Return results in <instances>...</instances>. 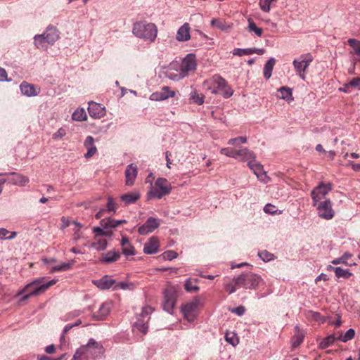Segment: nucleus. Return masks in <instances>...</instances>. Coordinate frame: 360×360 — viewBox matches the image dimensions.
<instances>
[{
    "label": "nucleus",
    "mask_w": 360,
    "mask_h": 360,
    "mask_svg": "<svg viewBox=\"0 0 360 360\" xmlns=\"http://www.w3.org/2000/svg\"><path fill=\"white\" fill-rule=\"evenodd\" d=\"M153 309L150 306H145L142 308L141 313L139 315L137 321L135 322V327L142 333L146 334L148 332V322L150 320V314Z\"/></svg>",
    "instance_id": "nucleus-8"
},
{
    "label": "nucleus",
    "mask_w": 360,
    "mask_h": 360,
    "mask_svg": "<svg viewBox=\"0 0 360 360\" xmlns=\"http://www.w3.org/2000/svg\"><path fill=\"white\" fill-rule=\"evenodd\" d=\"M21 93L28 97L35 96L39 92L36 91L34 85L29 84L27 82H22L20 85Z\"/></svg>",
    "instance_id": "nucleus-28"
},
{
    "label": "nucleus",
    "mask_w": 360,
    "mask_h": 360,
    "mask_svg": "<svg viewBox=\"0 0 360 360\" xmlns=\"http://www.w3.org/2000/svg\"><path fill=\"white\" fill-rule=\"evenodd\" d=\"M312 60L313 57L311 53L301 55L298 58L293 60L294 68L302 79H305V71Z\"/></svg>",
    "instance_id": "nucleus-7"
},
{
    "label": "nucleus",
    "mask_w": 360,
    "mask_h": 360,
    "mask_svg": "<svg viewBox=\"0 0 360 360\" xmlns=\"http://www.w3.org/2000/svg\"><path fill=\"white\" fill-rule=\"evenodd\" d=\"M355 331L352 328H349V330H347L344 335H342L341 333H338L339 339L343 342H346L353 339Z\"/></svg>",
    "instance_id": "nucleus-43"
},
{
    "label": "nucleus",
    "mask_w": 360,
    "mask_h": 360,
    "mask_svg": "<svg viewBox=\"0 0 360 360\" xmlns=\"http://www.w3.org/2000/svg\"><path fill=\"white\" fill-rule=\"evenodd\" d=\"M66 135V129L60 127L58 130L53 134L52 138L55 140L62 139Z\"/></svg>",
    "instance_id": "nucleus-58"
},
{
    "label": "nucleus",
    "mask_w": 360,
    "mask_h": 360,
    "mask_svg": "<svg viewBox=\"0 0 360 360\" xmlns=\"http://www.w3.org/2000/svg\"><path fill=\"white\" fill-rule=\"evenodd\" d=\"M134 288V284L133 283H128L127 282H117L115 284V286L113 287L114 290H117L119 289L122 290H132Z\"/></svg>",
    "instance_id": "nucleus-47"
},
{
    "label": "nucleus",
    "mask_w": 360,
    "mask_h": 360,
    "mask_svg": "<svg viewBox=\"0 0 360 360\" xmlns=\"http://www.w3.org/2000/svg\"><path fill=\"white\" fill-rule=\"evenodd\" d=\"M82 347H86V355L89 357V359H95L98 355L102 354L104 352V349L102 345L96 342L93 338L89 339L87 344L85 345H82Z\"/></svg>",
    "instance_id": "nucleus-11"
},
{
    "label": "nucleus",
    "mask_w": 360,
    "mask_h": 360,
    "mask_svg": "<svg viewBox=\"0 0 360 360\" xmlns=\"http://www.w3.org/2000/svg\"><path fill=\"white\" fill-rule=\"evenodd\" d=\"M204 98L205 96L202 94H198L195 90L192 91L189 95V99L199 105L204 103Z\"/></svg>",
    "instance_id": "nucleus-37"
},
{
    "label": "nucleus",
    "mask_w": 360,
    "mask_h": 360,
    "mask_svg": "<svg viewBox=\"0 0 360 360\" xmlns=\"http://www.w3.org/2000/svg\"><path fill=\"white\" fill-rule=\"evenodd\" d=\"M71 222L70 221V219L64 216H63L61 217V226H60V229L62 230L66 229L67 227H68L70 225Z\"/></svg>",
    "instance_id": "nucleus-63"
},
{
    "label": "nucleus",
    "mask_w": 360,
    "mask_h": 360,
    "mask_svg": "<svg viewBox=\"0 0 360 360\" xmlns=\"http://www.w3.org/2000/svg\"><path fill=\"white\" fill-rule=\"evenodd\" d=\"M56 283V280L54 279L45 283L44 278L41 277L27 284L18 295H22L20 300L24 301L32 296H37L44 293L49 288L54 285Z\"/></svg>",
    "instance_id": "nucleus-1"
},
{
    "label": "nucleus",
    "mask_w": 360,
    "mask_h": 360,
    "mask_svg": "<svg viewBox=\"0 0 360 360\" xmlns=\"http://www.w3.org/2000/svg\"><path fill=\"white\" fill-rule=\"evenodd\" d=\"M8 174L11 176V178L8 179V181L12 184L25 186L29 182V178L25 175L16 172H11Z\"/></svg>",
    "instance_id": "nucleus-20"
},
{
    "label": "nucleus",
    "mask_w": 360,
    "mask_h": 360,
    "mask_svg": "<svg viewBox=\"0 0 360 360\" xmlns=\"http://www.w3.org/2000/svg\"><path fill=\"white\" fill-rule=\"evenodd\" d=\"M276 60L274 58H270L264 67V77L266 79H269L272 75V70L275 65Z\"/></svg>",
    "instance_id": "nucleus-32"
},
{
    "label": "nucleus",
    "mask_w": 360,
    "mask_h": 360,
    "mask_svg": "<svg viewBox=\"0 0 360 360\" xmlns=\"http://www.w3.org/2000/svg\"><path fill=\"white\" fill-rule=\"evenodd\" d=\"M225 339L227 342L233 346L237 345L239 342L238 338L233 333H226L225 335Z\"/></svg>",
    "instance_id": "nucleus-48"
},
{
    "label": "nucleus",
    "mask_w": 360,
    "mask_h": 360,
    "mask_svg": "<svg viewBox=\"0 0 360 360\" xmlns=\"http://www.w3.org/2000/svg\"><path fill=\"white\" fill-rule=\"evenodd\" d=\"M245 311V309L243 306H239V307H237L231 309V312H233L238 316L243 315Z\"/></svg>",
    "instance_id": "nucleus-62"
},
{
    "label": "nucleus",
    "mask_w": 360,
    "mask_h": 360,
    "mask_svg": "<svg viewBox=\"0 0 360 360\" xmlns=\"http://www.w3.org/2000/svg\"><path fill=\"white\" fill-rule=\"evenodd\" d=\"M203 85L212 94H221L226 98L231 97L233 94V91L228 85L226 81L218 75H215L210 79L205 80L203 82Z\"/></svg>",
    "instance_id": "nucleus-3"
},
{
    "label": "nucleus",
    "mask_w": 360,
    "mask_h": 360,
    "mask_svg": "<svg viewBox=\"0 0 360 360\" xmlns=\"http://www.w3.org/2000/svg\"><path fill=\"white\" fill-rule=\"evenodd\" d=\"M91 246L98 251H103L107 248L108 241L106 239L100 238L92 243Z\"/></svg>",
    "instance_id": "nucleus-39"
},
{
    "label": "nucleus",
    "mask_w": 360,
    "mask_h": 360,
    "mask_svg": "<svg viewBox=\"0 0 360 360\" xmlns=\"http://www.w3.org/2000/svg\"><path fill=\"white\" fill-rule=\"evenodd\" d=\"M117 210V205L114 202L112 197H108V202H107V209L105 210L106 212H115Z\"/></svg>",
    "instance_id": "nucleus-54"
},
{
    "label": "nucleus",
    "mask_w": 360,
    "mask_h": 360,
    "mask_svg": "<svg viewBox=\"0 0 360 360\" xmlns=\"http://www.w3.org/2000/svg\"><path fill=\"white\" fill-rule=\"evenodd\" d=\"M160 226L159 219L155 217H149L146 221L139 227L138 232L140 235H147L152 233Z\"/></svg>",
    "instance_id": "nucleus-13"
},
{
    "label": "nucleus",
    "mask_w": 360,
    "mask_h": 360,
    "mask_svg": "<svg viewBox=\"0 0 360 360\" xmlns=\"http://www.w3.org/2000/svg\"><path fill=\"white\" fill-rule=\"evenodd\" d=\"M72 118L75 121H84L86 120V113L83 108L77 109L73 112Z\"/></svg>",
    "instance_id": "nucleus-42"
},
{
    "label": "nucleus",
    "mask_w": 360,
    "mask_h": 360,
    "mask_svg": "<svg viewBox=\"0 0 360 360\" xmlns=\"http://www.w3.org/2000/svg\"><path fill=\"white\" fill-rule=\"evenodd\" d=\"M211 25L214 27H217L221 31H229L231 29V25L227 24L224 20L219 19H212L211 20Z\"/></svg>",
    "instance_id": "nucleus-35"
},
{
    "label": "nucleus",
    "mask_w": 360,
    "mask_h": 360,
    "mask_svg": "<svg viewBox=\"0 0 360 360\" xmlns=\"http://www.w3.org/2000/svg\"><path fill=\"white\" fill-rule=\"evenodd\" d=\"M73 263H74V262H63L60 265L53 266L51 269V272L53 273L56 271H63L69 270L72 268Z\"/></svg>",
    "instance_id": "nucleus-41"
},
{
    "label": "nucleus",
    "mask_w": 360,
    "mask_h": 360,
    "mask_svg": "<svg viewBox=\"0 0 360 360\" xmlns=\"http://www.w3.org/2000/svg\"><path fill=\"white\" fill-rule=\"evenodd\" d=\"M318 210L319 216L327 220L331 219L334 216V211L332 209V202L330 200L327 199L316 206Z\"/></svg>",
    "instance_id": "nucleus-10"
},
{
    "label": "nucleus",
    "mask_w": 360,
    "mask_h": 360,
    "mask_svg": "<svg viewBox=\"0 0 360 360\" xmlns=\"http://www.w3.org/2000/svg\"><path fill=\"white\" fill-rule=\"evenodd\" d=\"M88 112L93 118H101L105 115V108L100 103L91 101L89 103Z\"/></svg>",
    "instance_id": "nucleus-17"
},
{
    "label": "nucleus",
    "mask_w": 360,
    "mask_h": 360,
    "mask_svg": "<svg viewBox=\"0 0 360 360\" xmlns=\"http://www.w3.org/2000/svg\"><path fill=\"white\" fill-rule=\"evenodd\" d=\"M127 223L126 220H116L114 219L108 218L107 219H103L101 221V226L104 229L116 228L119 225Z\"/></svg>",
    "instance_id": "nucleus-30"
},
{
    "label": "nucleus",
    "mask_w": 360,
    "mask_h": 360,
    "mask_svg": "<svg viewBox=\"0 0 360 360\" xmlns=\"http://www.w3.org/2000/svg\"><path fill=\"white\" fill-rule=\"evenodd\" d=\"M171 184L165 178H158L153 186L147 193V200L161 199L172 191Z\"/></svg>",
    "instance_id": "nucleus-6"
},
{
    "label": "nucleus",
    "mask_w": 360,
    "mask_h": 360,
    "mask_svg": "<svg viewBox=\"0 0 360 360\" xmlns=\"http://www.w3.org/2000/svg\"><path fill=\"white\" fill-rule=\"evenodd\" d=\"M345 87L360 89V77L353 78L349 83L345 84Z\"/></svg>",
    "instance_id": "nucleus-56"
},
{
    "label": "nucleus",
    "mask_w": 360,
    "mask_h": 360,
    "mask_svg": "<svg viewBox=\"0 0 360 360\" xmlns=\"http://www.w3.org/2000/svg\"><path fill=\"white\" fill-rule=\"evenodd\" d=\"M258 256L264 262H269L274 259V255L266 250L259 252Z\"/></svg>",
    "instance_id": "nucleus-51"
},
{
    "label": "nucleus",
    "mask_w": 360,
    "mask_h": 360,
    "mask_svg": "<svg viewBox=\"0 0 360 360\" xmlns=\"http://www.w3.org/2000/svg\"><path fill=\"white\" fill-rule=\"evenodd\" d=\"M330 267L333 269L335 276L338 278L342 277L345 278H349L352 275L349 270L342 269L341 267Z\"/></svg>",
    "instance_id": "nucleus-38"
},
{
    "label": "nucleus",
    "mask_w": 360,
    "mask_h": 360,
    "mask_svg": "<svg viewBox=\"0 0 360 360\" xmlns=\"http://www.w3.org/2000/svg\"><path fill=\"white\" fill-rule=\"evenodd\" d=\"M264 212L267 214H274L276 213L277 210H276V207L270 203L266 204L264 207Z\"/></svg>",
    "instance_id": "nucleus-59"
},
{
    "label": "nucleus",
    "mask_w": 360,
    "mask_h": 360,
    "mask_svg": "<svg viewBox=\"0 0 360 360\" xmlns=\"http://www.w3.org/2000/svg\"><path fill=\"white\" fill-rule=\"evenodd\" d=\"M313 319L320 323H323L326 321V319L321 315L320 313L316 311H311Z\"/></svg>",
    "instance_id": "nucleus-60"
},
{
    "label": "nucleus",
    "mask_w": 360,
    "mask_h": 360,
    "mask_svg": "<svg viewBox=\"0 0 360 360\" xmlns=\"http://www.w3.org/2000/svg\"><path fill=\"white\" fill-rule=\"evenodd\" d=\"M59 39V32L53 26H49L41 34L34 37V44L38 49L46 50L47 44L53 45Z\"/></svg>",
    "instance_id": "nucleus-4"
},
{
    "label": "nucleus",
    "mask_w": 360,
    "mask_h": 360,
    "mask_svg": "<svg viewBox=\"0 0 360 360\" xmlns=\"http://www.w3.org/2000/svg\"><path fill=\"white\" fill-rule=\"evenodd\" d=\"M86 347H80L75 352L72 360H87L89 357L86 355Z\"/></svg>",
    "instance_id": "nucleus-36"
},
{
    "label": "nucleus",
    "mask_w": 360,
    "mask_h": 360,
    "mask_svg": "<svg viewBox=\"0 0 360 360\" xmlns=\"http://www.w3.org/2000/svg\"><path fill=\"white\" fill-rule=\"evenodd\" d=\"M165 74H166V76L169 79H170L173 81H179V80L183 79L184 77H185L184 76H183V74L181 73V72L180 70H179V73H175L172 70H167Z\"/></svg>",
    "instance_id": "nucleus-46"
},
{
    "label": "nucleus",
    "mask_w": 360,
    "mask_h": 360,
    "mask_svg": "<svg viewBox=\"0 0 360 360\" xmlns=\"http://www.w3.org/2000/svg\"><path fill=\"white\" fill-rule=\"evenodd\" d=\"M159 248V240L157 237H151L143 247V252L147 255L155 254Z\"/></svg>",
    "instance_id": "nucleus-19"
},
{
    "label": "nucleus",
    "mask_w": 360,
    "mask_h": 360,
    "mask_svg": "<svg viewBox=\"0 0 360 360\" xmlns=\"http://www.w3.org/2000/svg\"><path fill=\"white\" fill-rule=\"evenodd\" d=\"M255 155L253 152L250 151L247 148H243L238 150H236V158L239 159L242 162H249L252 159H255Z\"/></svg>",
    "instance_id": "nucleus-27"
},
{
    "label": "nucleus",
    "mask_w": 360,
    "mask_h": 360,
    "mask_svg": "<svg viewBox=\"0 0 360 360\" xmlns=\"http://www.w3.org/2000/svg\"><path fill=\"white\" fill-rule=\"evenodd\" d=\"M263 281L262 277L251 271H245L233 278V283L238 288L255 290Z\"/></svg>",
    "instance_id": "nucleus-5"
},
{
    "label": "nucleus",
    "mask_w": 360,
    "mask_h": 360,
    "mask_svg": "<svg viewBox=\"0 0 360 360\" xmlns=\"http://www.w3.org/2000/svg\"><path fill=\"white\" fill-rule=\"evenodd\" d=\"M339 336L338 335H336V334H332V335H330L328 336H327L326 338H325L324 339H323L320 343H319V347L321 349H326L327 347H328L329 346L332 345L335 341L336 340H339Z\"/></svg>",
    "instance_id": "nucleus-31"
},
{
    "label": "nucleus",
    "mask_w": 360,
    "mask_h": 360,
    "mask_svg": "<svg viewBox=\"0 0 360 360\" xmlns=\"http://www.w3.org/2000/svg\"><path fill=\"white\" fill-rule=\"evenodd\" d=\"M248 165L253 171L254 174L260 181L264 183L268 181L269 177L266 176V172L264 171L262 165L256 161L255 158L250 160L248 162Z\"/></svg>",
    "instance_id": "nucleus-15"
},
{
    "label": "nucleus",
    "mask_w": 360,
    "mask_h": 360,
    "mask_svg": "<svg viewBox=\"0 0 360 360\" xmlns=\"http://www.w3.org/2000/svg\"><path fill=\"white\" fill-rule=\"evenodd\" d=\"M184 288H185V290L189 292H197L199 290V287L195 284H193L191 278H188L186 281Z\"/></svg>",
    "instance_id": "nucleus-50"
},
{
    "label": "nucleus",
    "mask_w": 360,
    "mask_h": 360,
    "mask_svg": "<svg viewBox=\"0 0 360 360\" xmlns=\"http://www.w3.org/2000/svg\"><path fill=\"white\" fill-rule=\"evenodd\" d=\"M196 68V63L195 56L192 54H188L183 60L180 71L183 74V76L186 77L189 72L194 71Z\"/></svg>",
    "instance_id": "nucleus-16"
},
{
    "label": "nucleus",
    "mask_w": 360,
    "mask_h": 360,
    "mask_svg": "<svg viewBox=\"0 0 360 360\" xmlns=\"http://www.w3.org/2000/svg\"><path fill=\"white\" fill-rule=\"evenodd\" d=\"M248 31L250 32H255V34L257 37H261L263 33V30L262 28L258 27L255 22L251 19L249 18L248 20Z\"/></svg>",
    "instance_id": "nucleus-40"
},
{
    "label": "nucleus",
    "mask_w": 360,
    "mask_h": 360,
    "mask_svg": "<svg viewBox=\"0 0 360 360\" xmlns=\"http://www.w3.org/2000/svg\"><path fill=\"white\" fill-rule=\"evenodd\" d=\"M352 257V254L349 252H345L340 257L336 258L333 259L331 263L333 264L337 265L339 264H343L348 266H352V264H355V263H348V259Z\"/></svg>",
    "instance_id": "nucleus-33"
},
{
    "label": "nucleus",
    "mask_w": 360,
    "mask_h": 360,
    "mask_svg": "<svg viewBox=\"0 0 360 360\" xmlns=\"http://www.w3.org/2000/svg\"><path fill=\"white\" fill-rule=\"evenodd\" d=\"M176 304V297L172 288H167L164 291L163 309L172 314Z\"/></svg>",
    "instance_id": "nucleus-12"
},
{
    "label": "nucleus",
    "mask_w": 360,
    "mask_h": 360,
    "mask_svg": "<svg viewBox=\"0 0 360 360\" xmlns=\"http://www.w3.org/2000/svg\"><path fill=\"white\" fill-rule=\"evenodd\" d=\"M137 167L134 164L129 165L125 170L126 184L127 186H132L137 176Z\"/></svg>",
    "instance_id": "nucleus-22"
},
{
    "label": "nucleus",
    "mask_w": 360,
    "mask_h": 360,
    "mask_svg": "<svg viewBox=\"0 0 360 360\" xmlns=\"http://www.w3.org/2000/svg\"><path fill=\"white\" fill-rule=\"evenodd\" d=\"M163 258L168 260H172L177 257L178 254L173 250H168L162 254Z\"/></svg>",
    "instance_id": "nucleus-57"
},
{
    "label": "nucleus",
    "mask_w": 360,
    "mask_h": 360,
    "mask_svg": "<svg viewBox=\"0 0 360 360\" xmlns=\"http://www.w3.org/2000/svg\"><path fill=\"white\" fill-rule=\"evenodd\" d=\"M221 153L225 155L227 157L236 158V150L229 148H224L221 150Z\"/></svg>",
    "instance_id": "nucleus-55"
},
{
    "label": "nucleus",
    "mask_w": 360,
    "mask_h": 360,
    "mask_svg": "<svg viewBox=\"0 0 360 360\" xmlns=\"http://www.w3.org/2000/svg\"><path fill=\"white\" fill-rule=\"evenodd\" d=\"M103 226L99 227L96 226L93 229V232L96 234L95 238H96L97 236H111L112 234V232L111 231H105Z\"/></svg>",
    "instance_id": "nucleus-44"
},
{
    "label": "nucleus",
    "mask_w": 360,
    "mask_h": 360,
    "mask_svg": "<svg viewBox=\"0 0 360 360\" xmlns=\"http://www.w3.org/2000/svg\"><path fill=\"white\" fill-rule=\"evenodd\" d=\"M132 33L137 38L147 43H153L158 36V27L152 22L143 21L136 22L133 25Z\"/></svg>",
    "instance_id": "nucleus-2"
},
{
    "label": "nucleus",
    "mask_w": 360,
    "mask_h": 360,
    "mask_svg": "<svg viewBox=\"0 0 360 360\" xmlns=\"http://www.w3.org/2000/svg\"><path fill=\"white\" fill-rule=\"evenodd\" d=\"M347 44L352 48L350 54H354L356 55V56H360V41L356 39H349L347 40Z\"/></svg>",
    "instance_id": "nucleus-34"
},
{
    "label": "nucleus",
    "mask_w": 360,
    "mask_h": 360,
    "mask_svg": "<svg viewBox=\"0 0 360 360\" xmlns=\"http://www.w3.org/2000/svg\"><path fill=\"white\" fill-rule=\"evenodd\" d=\"M190 25L188 22H185L181 26L176 33V39L179 41H187L190 39Z\"/></svg>",
    "instance_id": "nucleus-21"
},
{
    "label": "nucleus",
    "mask_w": 360,
    "mask_h": 360,
    "mask_svg": "<svg viewBox=\"0 0 360 360\" xmlns=\"http://www.w3.org/2000/svg\"><path fill=\"white\" fill-rule=\"evenodd\" d=\"M278 91L281 93V98L284 100H290L292 98V89L287 86H282L278 89Z\"/></svg>",
    "instance_id": "nucleus-45"
},
{
    "label": "nucleus",
    "mask_w": 360,
    "mask_h": 360,
    "mask_svg": "<svg viewBox=\"0 0 360 360\" xmlns=\"http://www.w3.org/2000/svg\"><path fill=\"white\" fill-rule=\"evenodd\" d=\"M139 198L140 193L139 191L128 193L120 196V200L125 205L135 203Z\"/></svg>",
    "instance_id": "nucleus-29"
},
{
    "label": "nucleus",
    "mask_w": 360,
    "mask_h": 360,
    "mask_svg": "<svg viewBox=\"0 0 360 360\" xmlns=\"http://www.w3.org/2000/svg\"><path fill=\"white\" fill-rule=\"evenodd\" d=\"M120 257L119 252L115 250H110L108 252L103 254L100 259L103 264H110L116 262Z\"/></svg>",
    "instance_id": "nucleus-26"
},
{
    "label": "nucleus",
    "mask_w": 360,
    "mask_h": 360,
    "mask_svg": "<svg viewBox=\"0 0 360 360\" xmlns=\"http://www.w3.org/2000/svg\"><path fill=\"white\" fill-rule=\"evenodd\" d=\"M168 98L169 95H162L160 91L153 93L150 96V100L156 101H163Z\"/></svg>",
    "instance_id": "nucleus-53"
},
{
    "label": "nucleus",
    "mask_w": 360,
    "mask_h": 360,
    "mask_svg": "<svg viewBox=\"0 0 360 360\" xmlns=\"http://www.w3.org/2000/svg\"><path fill=\"white\" fill-rule=\"evenodd\" d=\"M161 94L162 95H169V98L174 97L175 96V92L173 91H170L168 86H163L161 90Z\"/></svg>",
    "instance_id": "nucleus-61"
},
{
    "label": "nucleus",
    "mask_w": 360,
    "mask_h": 360,
    "mask_svg": "<svg viewBox=\"0 0 360 360\" xmlns=\"http://www.w3.org/2000/svg\"><path fill=\"white\" fill-rule=\"evenodd\" d=\"M111 307H112L111 302L103 303L100 306L98 311L96 313L94 314L93 317L98 320L104 319L110 313Z\"/></svg>",
    "instance_id": "nucleus-23"
},
{
    "label": "nucleus",
    "mask_w": 360,
    "mask_h": 360,
    "mask_svg": "<svg viewBox=\"0 0 360 360\" xmlns=\"http://www.w3.org/2000/svg\"><path fill=\"white\" fill-rule=\"evenodd\" d=\"M93 283L101 290H108L112 288L116 283V281L111 276L105 275L98 280H94Z\"/></svg>",
    "instance_id": "nucleus-18"
},
{
    "label": "nucleus",
    "mask_w": 360,
    "mask_h": 360,
    "mask_svg": "<svg viewBox=\"0 0 360 360\" xmlns=\"http://www.w3.org/2000/svg\"><path fill=\"white\" fill-rule=\"evenodd\" d=\"M303 340V336L301 335H295L292 339V346L297 347L300 345Z\"/></svg>",
    "instance_id": "nucleus-64"
},
{
    "label": "nucleus",
    "mask_w": 360,
    "mask_h": 360,
    "mask_svg": "<svg viewBox=\"0 0 360 360\" xmlns=\"http://www.w3.org/2000/svg\"><path fill=\"white\" fill-rule=\"evenodd\" d=\"M199 304V300L198 299H195L192 302L186 303L181 307V311L184 314L185 319H186L188 321H192L195 315V311Z\"/></svg>",
    "instance_id": "nucleus-14"
},
{
    "label": "nucleus",
    "mask_w": 360,
    "mask_h": 360,
    "mask_svg": "<svg viewBox=\"0 0 360 360\" xmlns=\"http://www.w3.org/2000/svg\"><path fill=\"white\" fill-rule=\"evenodd\" d=\"M265 52L264 49L257 48H249V49H235L233 51V54L235 56H242L243 55H251L257 53L258 55H262Z\"/></svg>",
    "instance_id": "nucleus-24"
},
{
    "label": "nucleus",
    "mask_w": 360,
    "mask_h": 360,
    "mask_svg": "<svg viewBox=\"0 0 360 360\" xmlns=\"http://www.w3.org/2000/svg\"><path fill=\"white\" fill-rule=\"evenodd\" d=\"M85 148L87 149V153L84 154L86 158H90L96 154L97 148L94 145V139L91 136L86 137L84 143Z\"/></svg>",
    "instance_id": "nucleus-25"
},
{
    "label": "nucleus",
    "mask_w": 360,
    "mask_h": 360,
    "mask_svg": "<svg viewBox=\"0 0 360 360\" xmlns=\"http://www.w3.org/2000/svg\"><path fill=\"white\" fill-rule=\"evenodd\" d=\"M122 252L126 257L134 256L136 254L135 248L131 243L122 247Z\"/></svg>",
    "instance_id": "nucleus-49"
},
{
    "label": "nucleus",
    "mask_w": 360,
    "mask_h": 360,
    "mask_svg": "<svg viewBox=\"0 0 360 360\" xmlns=\"http://www.w3.org/2000/svg\"><path fill=\"white\" fill-rule=\"evenodd\" d=\"M247 142V138L245 136H238L236 138L231 139L228 141L229 145H239Z\"/></svg>",
    "instance_id": "nucleus-52"
},
{
    "label": "nucleus",
    "mask_w": 360,
    "mask_h": 360,
    "mask_svg": "<svg viewBox=\"0 0 360 360\" xmlns=\"http://www.w3.org/2000/svg\"><path fill=\"white\" fill-rule=\"evenodd\" d=\"M332 190L331 184L320 183L316 187H315L311 193V196L312 198V205L316 206L317 203L321 199H323L325 196Z\"/></svg>",
    "instance_id": "nucleus-9"
}]
</instances>
